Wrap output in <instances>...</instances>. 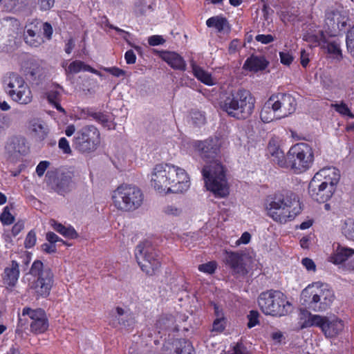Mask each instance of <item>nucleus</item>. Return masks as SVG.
<instances>
[{
  "mask_svg": "<svg viewBox=\"0 0 354 354\" xmlns=\"http://www.w3.org/2000/svg\"><path fill=\"white\" fill-rule=\"evenodd\" d=\"M348 16L342 10L331 9L326 11L324 31L329 37H336L345 32Z\"/></svg>",
  "mask_w": 354,
  "mask_h": 354,
  "instance_id": "nucleus-15",
  "label": "nucleus"
},
{
  "mask_svg": "<svg viewBox=\"0 0 354 354\" xmlns=\"http://www.w3.org/2000/svg\"><path fill=\"white\" fill-rule=\"evenodd\" d=\"M104 71L117 77L124 75L126 73L125 71L115 66L104 68Z\"/></svg>",
  "mask_w": 354,
  "mask_h": 354,
  "instance_id": "nucleus-56",
  "label": "nucleus"
},
{
  "mask_svg": "<svg viewBox=\"0 0 354 354\" xmlns=\"http://www.w3.org/2000/svg\"><path fill=\"white\" fill-rule=\"evenodd\" d=\"M266 202L268 214L280 223L294 219L301 210L297 195L287 189L268 196Z\"/></svg>",
  "mask_w": 354,
  "mask_h": 354,
  "instance_id": "nucleus-3",
  "label": "nucleus"
},
{
  "mask_svg": "<svg viewBox=\"0 0 354 354\" xmlns=\"http://www.w3.org/2000/svg\"><path fill=\"white\" fill-rule=\"evenodd\" d=\"M124 59L127 64H133L136 63V56L133 50H127L124 54Z\"/></svg>",
  "mask_w": 354,
  "mask_h": 354,
  "instance_id": "nucleus-61",
  "label": "nucleus"
},
{
  "mask_svg": "<svg viewBox=\"0 0 354 354\" xmlns=\"http://www.w3.org/2000/svg\"><path fill=\"white\" fill-rule=\"evenodd\" d=\"M29 274L35 277L29 282V288L37 297H48L54 283V274L51 269L44 266L41 261L35 260L30 267Z\"/></svg>",
  "mask_w": 354,
  "mask_h": 354,
  "instance_id": "nucleus-8",
  "label": "nucleus"
},
{
  "mask_svg": "<svg viewBox=\"0 0 354 354\" xmlns=\"http://www.w3.org/2000/svg\"><path fill=\"white\" fill-rule=\"evenodd\" d=\"M96 121L101 123L104 127L111 129V122L109 121L108 116L103 113H100Z\"/></svg>",
  "mask_w": 354,
  "mask_h": 354,
  "instance_id": "nucleus-60",
  "label": "nucleus"
},
{
  "mask_svg": "<svg viewBox=\"0 0 354 354\" xmlns=\"http://www.w3.org/2000/svg\"><path fill=\"white\" fill-rule=\"evenodd\" d=\"M41 27L37 24H30L26 26L24 33V40L26 44L32 47H38L44 42V38L40 34Z\"/></svg>",
  "mask_w": 354,
  "mask_h": 354,
  "instance_id": "nucleus-22",
  "label": "nucleus"
},
{
  "mask_svg": "<svg viewBox=\"0 0 354 354\" xmlns=\"http://www.w3.org/2000/svg\"><path fill=\"white\" fill-rule=\"evenodd\" d=\"M272 101L273 99H268L261 109L260 118L263 122L268 123L272 122L274 119H278L277 114H279V113L278 111H274V106L273 104H272Z\"/></svg>",
  "mask_w": 354,
  "mask_h": 354,
  "instance_id": "nucleus-27",
  "label": "nucleus"
},
{
  "mask_svg": "<svg viewBox=\"0 0 354 354\" xmlns=\"http://www.w3.org/2000/svg\"><path fill=\"white\" fill-rule=\"evenodd\" d=\"M36 233L34 230H30L26 239H25V241H24V246L26 248H32L35 245V243H36Z\"/></svg>",
  "mask_w": 354,
  "mask_h": 354,
  "instance_id": "nucleus-47",
  "label": "nucleus"
},
{
  "mask_svg": "<svg viewBox=\"0 0 354 354\" xmlns=\"http://www.w3.org/2000/svg\"><path fill=\"white\" fill-rule=\"evenodd\" d=\"M240 46V41L237 39H234L230 43L229 48H228V52L230 54L235 53Z\"/></svg>",
  "mask_w": 354,
  "mask_h": 354,
  "instance_id": "nucleus-63",
  "label": "nucleus"
},
{
  "mask_svg": "<svg viewBox=\"0 0 354 354\" xmlns=\"http://www.w3.org/2000/svg\"><path fill=\"white\" fill-rule=\"evenodd\" d=\"M59 148L62 150L64 153L70 154L71 153V149L69 145L68 141L66 138H61L58 142Z\"/></svg>",
  "mask_w": 354,
  "mask_h": 354,
  "instance_id": "nucleus-53",
  "label": "nucleus"
},
{
  "mask_svg": "<svg viewBox=\"0 0 354 354\" xmlns=\"http://www.w3.org/2000/svg\"><path fill=\"white\" fill-rule=\"evenodd\" d=\"M259 313L257 310H252L250 311L248 315V322L247 324L249 328H252L259 324Z\"/></svg>",
  "mask_w": 354,
  "mask_h": 354,
  "instance_id": "nucleus-42",
  "label": "nucleus"
},
{
  "mask_svg": "<svg viewBox=\"0 0 354 354\" xmlns=\"http://www.w3.org/2000/svg\"><path fill=\"white\" fill-rule=\"evenodd\" d=\"M339 178V171L335 168L324 169L317 172L308 185L310 196L317 203H326L334 194Z\"/></svg>",
  "mask_w": 354,
  "mask_h": 354,
  "instance_id": "nucleus-5",
  "label": "nucleus"
},
{
  "mask_svg": "<svg viewBox=\"0 0 354 354\" xmlns=\"http://www.w3.org/2000/svg\"><path fill=\"white\" fill-rule=\"evenodd\" d=\"M346 43L348 50L354 56V25L347 31Z\"/></svg>",
  "mask_w": 354,
  "mask_h": 354,
  "instance_id": "nucleus-40",
  "label": "nucleus"
},
{
  "mask_svg": "<svg viewBox=\"0 0 354 354\" xmlns=\"http://www.w3.org/2000/svg\"><path fill=\"white\" fill-rule=\"evenodd\" d=\"M299 324L301 329L318 327L327 337H335L344 329V323L341 319H329L325 316L313 315L307 310H301Z\"/></svg>",
  "mask_w": 354,
  "mask_h": 354,
  "instance_id": "nucleus-9",
  "label": "nucleus"
},
{
  "mask_svg": "<svg viewBox=\"0 0 354 354\" xmlns=\"http://www.w3.org/2000/svg\"><path fill=\"white\" fill-rule=\"evenodd\" d=\"M29 150L26 140L22 136L10 138L5 145V151L11 160L17 158L20 155H26Z\"/></svg>",
  "mask_w": 354,
  "mask_h": 354,
  "instance_id": "nucleus-18",
  "label": "nucleus"
},
{
  "mask_svg": "<svg viewBox=\"0 0 354 354\" xmlns=\"http://www.w3.org/2000/svg\"><path fill=\"white\" fill-rule=\"evenodd\" d=\"M255 39L263 44H268L274 41L275 37L272 35H257Z\"/></svg>",
  "mask_w": 354,
  "mask_h": 354,
  "instance_id": "nucleus-54",
  "label": "nucleus"
},
{
  "mask_svg": "<svg viewBox=\"0 0 354 354\" xmlns=\"http://www.w3.org/2000/svg\"><path fill=\"white\" fill-rule=\"evenodd\" d=\"M176 354H192L193 347L191 343L185 339H179L175 342Z\"/></svg>",
  "mask_w": 354,
  "mask_h": 354,
  "instance_id": "nucleus-34",
  "label": "nucleus"
},
{
  "mask_svg": "<svg viewBox=\"0 0 354 354\" xmlns=\"http://www.w3.org/2000/svg\"><path fill=\"white\" fill-rule=\"evenodd\" d=\"M258 304L265 315L273 317L287 315L292 306L283 292L274 290L261 292L258 297Z\"/></svg>",
  "mask_w": 354,
  "mask_h": 354,
  "instance_id": "nucleus-7",
  "label": "nucleus"
},
{
  "mask_svg": "<svg viewBox=\"0 0 354 354\" xmlns=\"http://www.w3.org/2000/svg\"><path fill=\"white\" fill-rule=\"evenodd\" d=\"M50 187L56 193L62 196L71 192L75 187L71 174L70 172L57 174L50 182Z\"/></svg>",
  "mask_w": 354,
  "mask_h": 354,
  "instance_id": "nucleus-19",
  "label": "nucleus"
},
{
  "mask_svg": "<svg viewBox=\"0 0 354 354\" xmlns=\"http://www.w3.org/2000/svg\"><path fill=\"white\" fill-rule=\"evenodd\" d=\"M48 328V321L47 318L32 322L30 324V330L36 334L44 333Z\"/></svg>",
  "mask_w": 354,
  "mask_h": 354,
  "instance_id": "nucleus-35",
  "label": "nucleus"
},
{
  "mask_svg": "<svg viewBox=\"0 0 354 354\" xmlns=\"http://www.w3.org/2000/svg\"><path fill=\"white\" fill-rule=\"evenodd\" d=\"M113 200L115 206L123 211L138 209L142 203L143 194L141 190L133 185H121L113 192Z\"/></svg>",
  "mask_w": 354,
  "mask_h": 354,
  "instance_id": "nucleus-10",
  "label": "nucleus"
},
{
  "mask_svg": "<svg viewBox=\"0 0 354 354\" xmlns=\"http://www.w3.org/2000/svg\"><path fill=\"white\" fill-rule=\"evenodd\" d=\"M301 64L303 67L306 68L309 63L308 54L306 52L305 50H301Z\"/></svg>",
  "mask_w": 354,
  "mask_h": 354,
  "instance_id": "nucleus-64",
  "label": "nucleus"
},
{
  "mask_svg": "<svg viewBox=\"0 0 354 354\" xmlns=\"http://www.w3.org/2000/svg\"><path fill=\"white\" fill-rule=\"evenodd\" d=\"M32 131L36 133L40 140H43L46 138L48 135L47 129L40 123L32 124Z\"/></svg>",
  "mask_w": 354,
  "mask_h": 354,
  "instance_id": "nucleus-39",
  "label": "nucleus"
},
{
  "mask_svg": "<svg viewBox=\"0 0 354 354\" xmlns=\"http://www.w3.org/2000/svg\"><path fill=\"white\" fill-rule=\"evenodd\" d=\"M193 73L194 76L203 84L208 86L214 84L211 74L203 70L201 67L193 66Z\"/></svg>",
  "mask_w": 354,
  "mask_h": 354,
  "instance_id": "nucleus-31",
  "label": "nucleus"
},
{
  "mask_svg": "<svg viewBox=\"0 0 354 354\" xmlns=\"http://www.w3.org/2000/svg\"><path fill=\"white\" fill-rule=\"evenodd\" d=\"M196 148L200 156L205 162L201 173L207 189L216 197L224 198L229 194V187L223 165L218 159L220 143L217 138L199 141Z\"/></svg>",
  "mask_w": 354,
  "mask_h": 354,
  "instance_id": "nucleus-1",
  "label": "nucleus"
},
{
  "mask_svg": "<svg viewBox=\"0 0 354 354\" xmlns=\"http://www.w3.org/2000/svg\"><path fill=\"white\" fill-rule=\"evenodd\" d=\"M164 212L167 215L178 216L181 214L182 210L174 205H167L165 207Z\"/></svg>",
  "mask_w": 354,
  "mask_h": 354,
  "instance_id": "nucleus-57",
  "label": "nucleus"
},
{
  "mask_svg": "<svg viewBox=\"0 0 354 354\" xmlns=\"http://www.w3.org/2000/svg\"><path fill=\"white\" fill-rule=\"evenodd\" d=\"M272 161L277 164L281 167L290 168L289 162L288 161V153L285 156L284 153L279 149H275L271 151Z\"/></svg>",
  "mask_w": 354,
  "mask_h": 354,
  "instance_id": "nucleus-32",
  "label": "nucleus"
},
{
  "mask_svg": "<svg viewBox=\"0 0 354 354\" xmlns=\"http://www.w3.org/2000/svg\"><path fill=\"white\" fill-rule=\"evenodd\" d=\"M206 25L209 28H215L218 32H221L226 26H229L227 19L222 16H215L209 18L206 21ZM228 28L230 29V27Z\"/></svg>",
  "mask_w": 354,
  "mask_h": 354,
  "instance_id": "nucleus-30",
  "label": "nucleus"
},
{
  "mask_svg": "<svg viewBox=\"0 0 354 354\" xmlns=\"http://www.w3.org/2000/svg\"><path fill=\"white\" fill-rule=\"evenodd\" d=\"M353 254V249L337 244L335 253L330 257V261L333 263L340 264L346 261L348 257Z\"/></svg>",
  "mask_w": 354,
  "mask_h": 354,
  "instance_id": "nucleus-26",
  "label": "nucleus"
},
{
  "mask_svg": "<svg viewBox=\"0 0 354 354\" xmlns=\"http://www.w3.org/2000/svg\"><path fill=\"white\" fill-rule=\"evenodd\" d=\"M50 225L58 233L66 238L74 239L77 238L78 234L72 226L66 227L55 220H50Z\"/></svg>",
  "mask_w": 354,
  "mask_h": 354,
  "instance_id": "nucleus-28",
  "label": "nucleus"
},
{
  "mask_svg": "<svg viewBox=\"0 0 354 354\" xmlns=\"http://www.w3.org/2000/svg\"><path fill=\"white\" fill-rule=\"evenodd\" d=\"M61 93L57 90H50L47 93V99L50 104L60 101Z\"/></svg>",
  "mask_w": 354,
  "mask_h": 354,
  "instance_id": "nucleus-50",
  "label": "nucleus"
},
{
  "mask_svg": "<svg viewBox=\"0 0 354 354\" xmlns=\"http://www.w3.org/2000/svg\"><path fill=\"white\" fill-rule=\"evenodd\" d=\"M263 17L267 24H270L272 21V14L274 10L268 5L264 4L262 8Z\"/></svg>",
  "mask_w": 354,
  "mask_h": 354,
  "instance_id": "nucleus-49",
  "label": "nucleus"
},
{
  "mask_svg": "<svg viewBox=\"0 0 354 354\" xmlns=\"http://www.w3.org/2000/svg\"><path fill=\"white\" fill-rule=\"evenodd\" d=\"M19 258L21 260V261L19 262V265H21L24 270H26L31 261V253L26 251L23 252L20 254Z\"/></svg>",
  "mask_w": 354,
  "mask_h": 354,
  "instance_id": "nucleus-48",
  "label": "nucleus"
},
{
  "mask_svg": "<svg viewBox=\"0 0 354 354\" xmlns=\"http://www.w3.org/2000/svg\"><path fill=\"white\" fill-rule=\"evenodd\" d=\"M83 66H84L83 62L80 61V60H75V61L72 62L69 64L66 71L70 73H77L80 72L81 71H83Z\"/></svg>",
  "mask_w": 354,
  "mask_h": 354,
  "instance_id": "nucleus-46",
  "label": "nucleus"
},
{
  "mask_svg": "<svg viewBox=\"0 0 354 354\" xmlns=\"http://www.w3.org/2000/svg\"><path fill=\"white\" fill-rule=\"evenodd\" d=\"M335 299L333 291L326 283H313L304 288L301 294L303 305L315 312L328 309Z\"/></svg>",
  "mask_w": 354,
  "mask_h": 354,
  "instance_id": "nucleus-6",
  "label": "nucleus"
},
{
  "mask_svg": "<svg viewBox=\"0 0 354 354\" xmlns=\"http://www.w3.org/2000/svg\"><path fill=\"white\" fill-rule=\"evenodd\" d=\"M35 24H37L38 27H41V30H43V35L46 38V39L50 40L52 39L53 29L50 23L37 22Z\"/></svg>",
  "mask_w": 354,
  "mask_h": 354,
  "instance_id": "nucleus-41",
  "label": "nucleus"
},
{
  "mask_svg": "<svg viewBox=\"0 0 354 354\" xmlns=\"http://www.w3.org/2000/svg\"><path fill=\"white\" fill-rule=\"evenodd\" d=\"M165 39L161 35H152L148 37V44L151 46L162 45Z\"/></svg>",
  "mask_w": 354,
  "mask_h": 354,
  "instance_id": "nucleus-51",
  "label": "nucleus"
},
{
  "mask_svg": "<svg viewBox=\"0 0 354 354\" xmlns=\"http://www.w3.org/2000/svg\"><path fill=\"white\" fill-rule=\"evenodd\" d=\"M314 160L312 148L304 142L291 147L288 152L290 168L295 173H301L308 169Z\"/></svg>",
  "mask_w": 354,
  "mask_h": 354,
  "instance_id": "nucleus-12",
  "label": "nucleus"
},
{
  "mask_svg": "<svg viewBox=\"0 0 354 354\" xmlns=\"http://www.w3.org/2000/svg\"><path fill=\"white\" fill-rule=\"evenodd\" d=\"M136 261L142 271L152 275L160 267V254L149 241L139 243L135 250Z\"/></svg>",
  "mask_w": 354,
  "mask_h": 354,
  "instance_id": "nucleus-11",
  "label": "nucleus"
},
{
  "mask_svg": "<svg viewBox=\"0 0 354 354\" xmlns=\"http://www.w3.org/2000/svg\"><path fill=\"white\" fill-rule=\"evenodd\" d=\"M151 185L159 193L183 192L189 187V180L185 169L171 164H159L151 174Z\"/></svg>",
  "mask_w": 354,
  "mask_h": 354,
  "instance_id": "nucleus-2",
  "label": "nucleus"
},
{
  "mask_svg": "<svg viewBox=\"0 0 354 354\" xmlns=\"http://www.w3.org/2000/svg\"><path fill=\"white\" fill-rule=\"evenodd\" d=\"M226 262L230 266L234 274L244 276L248 273L243 258L239 253L232 252L227 253Z\"/></svg>",
  "mask_w": 354,
  "mask_h": 354,
  "instance_id": "nucleus-23",
  "label": "nucleus"
},
{
  "mask_svg": "<svg viewBox=\"0 0 354 354\" xmlns=\"http://www.w3.org/2000/svg\"><path fill=\"white\" fill-rule=\"evenodd\" d=\"M13 208V205L6 206L3 208V212L0 216V221L3 225H9L14 223L15 217L10 213V209Z\"/></svg>",
  "mask_w": 354,
  "mask_h": 354,
  "instance_id": "nucleus-37",
  "label": "nucleus"
},
{
  "mask_svg": "<svg viewBox=\"0 0 354 354\" xmlns=\"http://www.w3.org/2000/svg\"><path fill=\"white\" fill-rule=\"evenodd\" d=\"M321 42L322 47L324 49H326L329 54H333L334 55H342V51L339 47V44L336 41H328L324 32H322L321 34Z\"/></svg>",
  "mask_w": 354,
  "mask_h": 354,
  "instance_id": "nucleus-29",
  "label": "nucleus"
},
{
  "mask_svg": "<svg viewBox=\"0 0 354 354\" xmlns=\"http://www.w3.org/2000/svg\"><path fill=\"white\" fill-rule=\"evenodd\" d=\"M21 315L29 316L32 322L47 318L46 312L42 308H37L35 310H32L30 308L25 307L22 310Z\"/></svg>",
  "mask_w": 354,
  "mask_h": 354,
  "instance_id": "nucleus-33",
  "label": "nucleus"
},
{
  "mask_svg": "<svg viewBox=\"0 0 354 354\" xmlns=\"http://www.w3.org/2000/svg\"><path fill=\"white\" fill-rule=\"evenodd\" d=\"M216 268V263L215 261H209L206 263L201 264L198 266V270L201 272L212 274Z\"/></svg>",
  "mask_w": 354,
  "mask_h": 354,
  "instance_id": "nucleus-44",
  "label": "nucleus"
},
{
  "mask_svg": "<svg viewBox=\"0 0 354 354\" xmlns=\"http://www.w3.org/2000/svg\"><path fill=\"white\" fill-rule=\"evenodd\" d=\"M332 107L339 114L348 116L350 118H354V114L344 102L339 104H332Z\"/></svg>",
  "mask_w": 354,
  "mask_h": 354,
  "instance_id": "nucleus-38",
  "label": "nucleus"
},
{
  "mask_svg": "<svg viewBox=\"0 0 354 354\" xmlns=\"http://www.w3.org/2000/svg\"><path fill=\"white\" fill-rule=\"evenodd\" d=\"M41 62V60L32 57L24 64V74L32 84L39 85L44 77Z\"/></svg>",
  "mask_w": 354,
  "mask_h": 354,
  "instance_id": "nucleus-17",
  "label": "nucleus"
},
{
  "mask_svg": "<svg viewBox=\"0 0 354 354\" xmlns=\"http://www.w3.org/2000/svg\"><path fill=\"white\" fill-rule=\"evenodd\" d=\"M19 273V263L16 260H12L10 264L5 268L2 274L3 283L6 288H13L16 286Z\"/></svg>",
  "mask_w": 354,
  "mask_h": 354,
  "instance_id": "nucleus-20",
  "label": "nucleus"
},
{
  "mask_svg": "<svg viewBox=\"0 0 354 354\" xmlns=\"http://www.w3.org/2000/svg\"><path fill=\"white\" fill-rule=\"evenodd\" d=\"M134 323V317L131 313L124 311V310L120 307L116 308V315H114L111 323L113 327L129 328L133 327Z\"/></svg>",
  "mask_w": 354,
  "mask_h": 354,
  "instance_id": "nucleus-21",
  "label": "nucleus"
},
{
  "mask_svg": "<svg viewBox=\"0 0 354 354\" xmlns=\"http://www.w3.org/2000/svg\"><path fill=\"white\" fill-rule=\"evenodd\" d=\"M218 104L220 109L229 116L245 120L254 111L255 99L249 91L239 89L223 95Z\"/></svg>",
  "mask_w": 354,
  "mask_h": 354,
  "instance_id": "nucleus-4",
  "label": "nucleus"
},
{
  "mask_svg": "<svg viewBox=\"0 0 354 354\" xmlns=\"http://www.w3.org/2000/svg\"><path fill=\"white\" fill-rule=\"evenodd\" d=\"M160 53V57L171 68L176 70L185 71L186 63L180 55L170 51H161Z\"/></svg>",
  "mask_w": 354,
  "mask_h": 354,
  "instance_id": "nucleus-24",
  "label": "nucleus"
},
{
  "mask_svg": "<svg viewBox=\"0 0 354 354\" xmlns=\"http://www.w3.org/2000/svg\"><path fill=\"white\" fill-rule=\"evenodd\" d=\"M342 234L348 239L354 241V219L348 218L342 227Z\"/></svg>",
  "mask_w": 354,
  "mask_h": 354,
  "instance_id": "nucleus-36",
  "label": "nucleus"
},
{
  "mask_svg": "<svg viewBox=\"0 0 354 354\" xmlns=\"http://www.w3.org/2000/svg\"><path fill=\"white\" fill-rule=\"evenodd\" d=\"M279 57L281 63L286 66H290L294 59L292 53L287 50L280 52Z\"/></svg>",
  "mask_w": 354,
  "mask_h": 354,
  "instance_id": "nucleus-43",
  "label": "nucleus"
},
{
  "mask_svg": "<svg viewBox=\"0 0 354 354\" xmlns=\"http://www.w3.org/2000/svg\"><path fill=\"white\" fill-rule=\"evenodd\" d=\"M301 263L308 271L315 272L316 270L315 263L311 259L307 257L304 258L301 261Z\"/></svg>",
  "mask_w": 354,
  "mask_h": 354,
  "instance_id": "nucleus-58",
  "label": "nucleus"
},
{
  "mask_svg": "<svg viewBox=\"0 0 354 354\" xmlns=\"http://www.w3.org/2000/svg\"><path fill=\"white\" fill-rule=\"evenodd\" d=\"M50 165V162H48V161H41L38 165L36 167V173L37 174L41 177L44 175L45 171L46 170V169L48 168V167Z\"/></svg>",
  "mask_w": 354,
  "mask_h": 354,
  "instance_id": "nucleus-59",
  "label": "nucleus"
},
{
  "mask_svg": "<svg viewBox=\"0 0 354 354\" xmlns=\"http://www.w3.org/2000/svg\"><path fill=\"white\" fill-rule=\"evenodd\" d=\"M269 64L264 56L252 55L245 62L243 68L250 71L258 72L265 70Z\"/></svg>",
  "mask_w": 354,
  "mask_h": 354,
  "instance_id": "nucleus-25",
  "label": "nucleus"
},
{
  "mask_svg": "<svg viewBox=\"0 0 354 354\" xmlns=\"http://www.w3.org/2000/svg\"><path fill=\"white\" fill-rule=\"evenodd\" d=\"M192 120L196 126H201L205 123V117L200 111H194L192 113Z\"/></svg>",
  "mask_w": 354,
  "mask_h": 354,
  "instance_id": "nucleus-45",
  "label": "nucleus"
},
{
  "mask_svg": "<svg viewBox=\"0 0 354 354\" xmlns=\"http://www.w3.org/2000/svg\"><path fill=\"white\" fill-rule=\"evenodd\" d=\"M225 328V319L223 317L222 318H216L214 322H213V331L216 332H223Z\"/></svg>",
  "mask_w": 354,
  "mask_h": 354,
  "instance_id": "nucleus-52",
  "label": "nucleus"
},
{
  "mask_svg": "<svg viewBox=\"0 0 354 354\" xmlns=\"http://www.w3.org/2000/svg\"><path fill=\"white\" fill-rule=\"evenodd\" d=\"M41 248L44 252H45L48 254H53V253H55L57 252V248H56L55 245L50 243H43L41 245Z\"/></svg>",
  "mask_w": 354,
  "mask_h": 354,
  "instance_id": "nucleus-62",
  "label": "nucleus"
},
{
  "mask_svg": "<svg viewBox=\"0 0 354 354\" xmlns=\"http://www.w3.org/2000/svg\"><path fill=\"white\" fill-rule=\"evenodd\" d=\"M5 89L11 99L21 104H28L32 100L31 91L24 78L15 73H10L3 80Z\"/></svg>",
  "mask_w": 354,
  "mask_h": 354,
  "instance_id": "nucleus-13",
  "label": "nucleus"
},
{
  "mask_svg": "<svg viewBox=\"0 0 354 354\" xmlns=\"http://www.w3.org/2000/svg\"><path fill=\"white\" fill-rule=\"evenodd\" d=\"M55 4V0H39V7L41 11L50 10Z\"/></svg>",
  "mask_w": 354,
  "mask_h": 354,
  "instance_id": "nucleus-55",
  "label": "nucleus"
},
{
  "mask_svg": "<svg viewBox=\"0 0 354 354\" xmlns=\"http://www.w3.org/2000/svg\"><path fill=\"white\" fill-rule=\"evenodd\" d=\"M269 100H272V104L274 106V111H278L277 118H286L296 110L297 102L295 97L289 94L278 93L272 95Z\"/></svg>",
  "mask_w": 354,
  "mask_h": 354,
  "instance_id": "nucleus-16",
  "label": "nucleus"
},
{
  "mask_svg": "<svg viewBox=\"0 0 354 354\" xmlns=\"http://www.w3.org/2000/svg\"><path fill=\"white\" fill-rule=\"evenodd\" d=\"M100 144V132L93 125H86L75 133L73 147L81 153L94 151Z\"/></svg>",
  "mask_w": 354,
  "mask_h": 354,
  "instance_id": "nucleus-14",
  "label": "nucleus"
}]
</instances>
